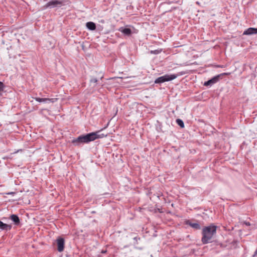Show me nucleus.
I'll return each instance as SVG.
<instances>
[{"label":"nucleus","instance_id":"nucleus-8","mask_svg":"<svg viewBox=\"0 0 257 257\" xmlns=\"http://www.w3.org/2000/svg\"><path fill=\"white\" fill-rule=\"evenodd\" d=\"M9 218L13 221L14 224L19 226L20 224V219L19 216L16 214H12Z\"/></svg>","mask_w":257,"mask_h":257},{"label":"nucleus","instance_id":"nucleus-20","mask_svg":"<svg viewBox=\"0 0 257 257\" xmlns=\"http://www.w3.org/2000/svg\"><path fill=\"white\" fill-rule=\"evenodd\" d=\"M245 224H246V225H247V226L250 225V223H249V222H245Z\"/></svg>","mask_w":257,"mask_h":257},{"label":"nucleus","instance_id":"nucleus-19","mask_svg":"<svg viewBox=\"0 0 257 257\" xmlns=\"http://www.w3.org/2000/svg\"><path fill=\"white\" fill-rule=\"evenodd\" d=\"M91 83H96L97 82V79L96 78H92L90 80Z\"/></svg>","mask_w":257,"mask_h":257},{"label":"nucleus","instance_id":"nucleus-1","mask_svg":"<svg viewBox=\"0 0 257 257\" xmlns=\"http://www.w3.org/2000/svg\"><path fill=\"white\" fill-rule=\"evenodd\" d=\"M103 129L95 132H92L82 135L71 141V143L75 146H80L83 144H88L97 139L103 138L107 136V134L101 133Z\"/></svg>","mask_w":257,"mask_h":257},{"label":"nucleus","instance_id":"nucleus-16","mask_svg":"<svg viewBox=\"0 0 257 257\" xmlns=\"http://www.w3.org/2000/svg\"><path fill=\"white\" fill-rule=\"evenodd\" d=\"M162 51V49H157L155 50H151V51H149V53L151 54L157 55V54H160Z\"/></svg>","mask_w":257,"mask_h":257},{"label":"nucleus","instance_id":"nucleus-11","mask_svg":"<svg viewBox=\"0 0 257 257\" xmlns=\"http://www.w3.org/2000/svg\"><path fill=\"white\" fill-rule=\"evenodd\" d=\"M35 100L39 102H45V103H48L50 102H54V99L53 98H39V97H36Z\"/></svg>","mask_w":257,"mask_h":257},{"label":"nucleus","instance_id":"nucleus-22","mask_svg":"<svg viewBox=\"0 0 257 257\" xmlns=\"http://www.w3.org/2000/svg\"><path fill=\"white\" fill-rule=\"evenodd\" d=\"M104 20H101V23H104Z\"/></svg>","mask_w":257,"mask_h":257},{"label":"nucleus","instance_id":"nucleus-14","mask_svg":"<svg viewBox=\"0 0 257 257\" xmlns=\"http://www.w3.org/2000/svg\"><path fill=\"white\" fill-rule=\"evenodd\" d=\"M230 74V73L227 72V73H222L221 74H219L215 76L216 79L217 80V82L219 81L220 79H222L224 76H227Z\"/></svg>","mask_w":257,"mask_h":257},{"label":"nucleus","instance_id":"nucleus-21","mask_svg":"<svg viewBox=\"0 0 257 257\" xmlns=\"http://www.w3.org/2000/svg\"><path fill=\"white\" fill-rule=\"evenodd\" d=\"M106 250H105V251H102V253H105V252H106Z\"/></svg>","mask_w":257,"mask_h":257},{"label":"nucleus","instance_id":"nucleus-15","mask_svg":"<svg viewBox=\"0 0 257 257\" xmlns=\"http://www.w3.org/2000/svg\"><path fill=\"white\" fill-rule=\"evenodd\" d=\"M176 123L177 124L180 126V127L181 128H184V122L183 121L180 119V118H177L176 120Z\"/></svg>","mask_w":257,"mask_h":257},{"label":"nucleus","instance_id":"nucleus-10","mask_svg":"<svg viewBox=\"0 0 257 257\" xmlns=\"http://www.w3.org/2000/svg\"><path fill=\"white\" fill-rule=\"evenodd\" d=\"M253 34H256V28H249L245 30L243 33L244 35H251Z\"/></svg>","mask_w":257,"mask_h":257},{"label":"nucleus","instance_id":"nucleus-17","mask_svg":"<svg viewBox=\"0 0 257 257\" xmlns=\"http://www.w3.org/2000/svg\"><path fill=\"white\" fill-rule=\"evenodd\" d=\"M133 239L135 241L134 243V245H137L138 243V241L141 239V238L139 237L138 236H135L133 237Z\"/></svg>","mask_w":257,"mask_h":257},{"label":"nucleus","instance_id":"nucleus-18","mask_svg":"<svg viewBox=\"0 0 257 257\" xmlns=\"http://www.w3.org/2000/svg\"><path fill=\"white\" fill-rule=\"evenodd\" d=\"M4 87L5 85L4 83L0 81V93H1V92L4 91Z\"/></svg>","mask_w":257,"mask_h":257},{"label":"nucleus","instance_id":"nucleus-23","mask_svg":"<svg viewBox=\"0 0 257 257\" xmlns=\"http://www.w3.org/2000/svg\"><path fill=\"white\" fill-rule=\"evenodd\" d=\"M256 34H257V28H256Z\"/></svg>","mask_w":257,"mask_h":257},{"label":"nucleus","instance_id":"nucleus-9","mask_svg":"<svg viewBox=\"0 0 257 257\" xmlns=\"http://www.w3.org/2000/svg\"><path fill=\"white\" fill-rule=\"evenodd\" d=\"M12 228V225L4 223L0 220V229L5 231L10 230Z\"/></svg>","mask_w":257,"mask_h":257},{"label":"nucleus","instance_id":"nucleus-12","mask_svg":"<svg viewBox=\"0 0 257 257\" xmlns=\"http://www.w3.org/2000/svg\"><path fill=\"white\" fill-rule=\"evenodd\" d=\"M217 82V81L215 77L214 76L213 77L208 80V81H205L204 83V85L206 86H211Z\"/></svg>","mask_w":257,"mask_h":257},{"label":"nucleus","instance_id":"nucleus-6","mask_svg":"<svg viewBox=\"0 0 257 257\" xmlns=\"http://www.w3.org/2000/svg\"><path fill=\"white\" fill-rule=\"evenodd\" d=\"M185 224L189 225L193 228L196 230H199L201 229V225L197 221H196L195 222H193L190 220H187L185 221Z\"/></svg>","mask_w":257,"mask_h":257},{"label":"nucleus","instance_id":"nucleus-3","mask_svg":"<svg viewBox=\"0 0 257 257\" xmlns=\"http://www.w3.org/2000/svg\"><path fill=\"white\" fill-rule=\"evenodd\" d=\"M178 76V75L177 74H165L157 78L155 80V83L156 84H161L165 82L171 81L176 78Z\"/></svg>","mask_w":257,"mask_h":257},{"label":"nucleus","instance_id":"nucleus-2","mask_svg":"<svg viewBox=\"0 0 257 257\" xmlns=\"http://www.w3.org/2000/svg\"><path fill=\"white\" fill-rule=\"evenodd\" d=\"M216 229L217 226L214 224H211L202 228L201 241L203 244L212 242V238L216 233Z\"/></svg>","mask_w":257,"mask_h":257},{"label":"nucleus","instance_id":"nucleus-7","mask_svg":"<svg viewBox=\"0 0 257 257\" xmlns=\"http://www.w3.org/2000/svg\"><path fill=\"white\" fill-rule=\"evenodd\" d=\"M119 31L127 36H131L132 33V30L130 28L126 27H120L119 29Z\"/></svg>","mask_w":257,"mask_h":257},{"label":"nucleus","instance_id":"nucleus-5","mask_svg":"<svg viewBox=\"0 0 257 257\" xmlns=\"http://www.w3.org/2000/svg\"><path fill=\"white\" fill-rule=\"evenodd\" d=\"M57 250L59 252H62L64 250L65 245L64 239L61 237H58L56 239Z\"/></svg>","mask_w":257,"mask_h":257},{"label":"nucleus","instance_id":"nucleus-4","mask_svg":"<svg viewBox=\"0 0 257 257\" xmlns=\"http://www.w3.org/2000/svg\"><path fill=\"white\" fill-rule=\"evenodd\" d=\"M65 0H53L47 3L44 6V9H53L57 7H60L65 5Z\"/></svg>","mask_w":257,"mask_h":257},{"label":"nucleus","instance_id":"nucleus-13","mask_svg":"<svg viewBox=\"0 0 257 257\" xmlns=\"http://www.w3.org/2000/svg\"><path fill=\"white\" fill-rule=\"evenodd\" d=\"M86 28L91 31H94L96 29V25L92 22H88L86 24Z\"/></svg>","mask_w":257,"mask_h":257}]
</instances>
